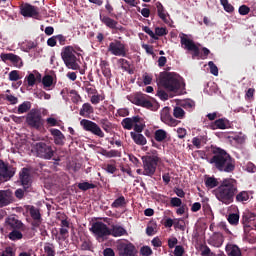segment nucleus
<instances>
[{
	"label": "nucleus",
	"instance_id": "b1692460",
	"mask_svg": "<svg viewBox=\"0 0 256 256\" xmlns=\"http://www.w3.org/2000/svg\"><path fill=\"white\" fill-rule=\"evenodd\" d=\"M13 198L11 193L5 190L0 191V208L7 207V205H11Z\"/></svg>",
	"mask_w": 256,
	"mask_h": 256
},
{
	"label": "nucleus",
	"instance_id": "f257e3e1",
	"mask_svg": "<svg viewBox=\"0 0 256 256\" xmlns=\"http://www.w3.org/2000/svg\"><path fill=\"white\" fill-rule=\"evenodd\" d=\"M208 163L220 173H233L235 171V158H232L230 153L220 147L212 149V157L208 160Z\"/></svg>",
	"mask_w": 256,
	"mask_h": 256
},
{
	"label": "nucleus",
	"instance_id": "bf43d9fd",
	"mask_svg": "<svg viewBox=\"0 0 256 256\" xmlns=\"http://www.w3.org/2000/svg\"><path fill=\"white\" fill-rule=\"evenodd\" d=\"M171 207H181L183 205V201L180 198L173 197L170 200Z\"/></svg>",
	"mask_w": 256,
	"mask_h": 256
},
{
	"label": "nucleus",
	"instance_id": "09e8293b",
	"mask_svg": "<svg viewBox=\"0 0 256 256\" xmlns=\"http://www.w3.org/2000/svg\"><path fill=\"white\" fill-rule=\"evenodd\" d=\"M173 115L176 117V119H183L185 117V110H183L181 107H175Z\"/></svg>",
	"mask_w": 256,
	"mask_h": 256
},
{
	"label": "nucleus",
	"instance_id": "6ab92c4d",
	"mask_svg": "<svg viewBox=\"0 0 256 256\" xmlns=\"http://www.w3.org/2000/svg\"><path fill=\"white\" fill-rule=\"evenodd\" d=\"M5 223H6L7 229H10L11 231L23 230L25 227L23 225V222H21V220L17 219L16 216H9L8 218H6Z\"/></svg>",
	"mask_w": 256,
	"mask_h": 256
},
{
	"label": "nucleus",
	"instance_id": "a211bd4d",
	"mask_svg": "<svg viewBox=\"0 0 256 256\" xmlns=\"http://www.w3.org/2000/svg\"><path fill=\"white\" fill-rule=\"evenodd\" d=\"M19 177L24 191L29 192V189H31V175L29 174V168H22Z\"/></svg>",
	"mask_w": 256,
	"mask_h": 256
},
{
	"label": "nucleus",
	"instance_id": "37998d69",
	"mask_svg": "<svg viewBox=\"0 0 256 256\" xmlns=\"http://www.w3.org/2000/svg\"><path fill=\"white\" fill-rule=\"evenodd\" d=\"M227 221H228V223H230V225H234V226L239 225V214L238 213H230L227 217Z\"/></svg>",
	"mask_w": 256,
	"mask_h": 256
},
{
	"label": "nucleus",
	"instance_id": "864d4df0",
	"mask_svg": "<svg viewBox=\"0 0 256 256\" xmlns=\"http://www.w3.org/2000/svg\"><path fill=\"white\" fill-rule=\"evenodd\" d=\"M208 67L210 69V73L217 77L219 75V68H217V65L213 61L208 62Z\"/></svg>",
	"mask_w": 256,
	"mask_h": 256
},
{
	"label": "nucleus",
	"instance_id": "2eb2a0df",
	"mask_svg": "<svg viewBox=\"0 0 256 256\" xmlns=\"http://www.w3.org/2000/svg\"><path fill=\"white\" fill-rule=\"evenodd\" d=\"M120 256H137V248L133 243H120L118 246Z\"/></svg>",
	"mask_w": 256,
	"mask_h": 256
},
{
	"label": "nucleus",
	"instance_id": "a19ab883",
	"mask_svg": "<svg viewBox=\"0 0 256 256\" xmlns=\"http://www.w3.org/2000/svg\"><path fill=\"white\" fill-rule=\"evenodd\" d=\"M123 205H127V201L125 200V196H120L111 204V207L113 209H119V207H123Z\"/></svg>",
	"mask_w": 256,
	"mask_h": 256
},
{
	"label": "nucleus",
	"instance_id": "6e6d98bb",
	"mask_svg": "<svg viewBox=\"0 0 256 256\" xmlns=\"http://www.w3.org/2000/svg\"><path fill=\"white\" fill-rule=\"evenodd\" d=\"M168 33L169 32L167 31V28L156 27L154 35H156V37H163V36L167 35Z\"/></svg>",
	"mask_w": 256,
	"mask_h": 256
},
{
	"label": "nucleus",
	"instance_id": "c03bdc74",
	"mask_svg": "<svg viewBox=\"0 0 256 256\" xmlns=\"http://www.w3.org/2000/svg\"><path fill=\"white\" fill-rule=\"evenodd\" d=\"M118 63L120 64V67L121 69H123V71L131 73V64L129 63V61H127L125 58H120L118 60Z\"/></svg>",
	"mask_w": 256,
	"mask_h": 256
},
{
	"label": "nucleus",
	"instance_id": "0eeeda50",
	"mask_svg": "<svg viewBox=\"0 0 256 256\" xmlns=\"http://www.w3.org/2000/svg\"><path fill=\"white\" fill-rule=\"evenodd\" d=\"M31 147L32 153H35L36 157H39L40 159H53V156L55 155L53 147L45 142L34 143L31 145Z\"/></svg>",
	"mask_w": 256,
	"mask_h": 256
},
{
	"label": "nucleus",
	"instance_id": "3c124183",
	"mask_svg": "<svg viewBox=\"0 0 256 256\" xmlns=\"http://www.w3.org/2000/svg\"><path fill=\"white\" fill-rule=\"evenodd\" d=\"M30 217H32L33 220L41 219V212H39V209L35 208V206H32L30 208Z\"/></svg>",
	"mask_w": 256,
	"mask_h": 256
},
{
	"label": "nucleus",
	"instance_id": "bb28decb",
	"mask_svg": "<svg viewBox=\"0 0 256 256\" xmlns=\"http://www.w3.org/2000/svg\"><path fill=\"white\" fill-rule=\"evenodd\" d=\"M225 251L228 256H242L241 248L235 244H227Z\"/></svg>",
	"mask_w": 256,
	"mask_h": 256
},
{
	"label": "nucleus",
	"instance_id": "6e6552de",
	"mask_svg": "<svg viewBox=\"0 0 256 256\" xmlns=\"http://www.w3.org/2000/svg\"><path fill=\"white\" fill-rule=\"evenodd\" d=\"M26 123L28 127L39 130L45 125V120H43V116H41L39 110L32 109L26 115Z\"/></svg>",
	"mask_w": 256,
	"mask_h": 256
},
{
	"label": "nucleus",
	"instance_id": "f3484780",
	"mask_svg": "<svg viewBox=\"0 0 256 256\" xmlns=\"http://www.w3.org/2000/svg\"><path fill=\"white\" fill-rule=\"evenodd\" d=\"M0 58L4 63H7V61H11V63L14 65V67H17L18 69H21L23 67V59H21L19 56L13 53H2L0 55Z\"/></svg>",
	"mask_w": 256,
	"mask_h": 256
},
{
	"label": "nucleus",
	"instance_id": "412c9836",
	"mask_svg": "<svg viewBox=\"0 0 256 256\" xmlns=\"http://www.w3.org/2000/svg\"><path fill=\"white\" fill-rule=\"evenodd\" d=\"M209 129L212 131H216V129H229L231 127V123L227 118H219L218 120H215L214 122L209 124Z\"/></svg>",
	"mask_w": 256,
	"mask_h": 256
},
{
	"label": "nucleus",
	"instance_id": "c9c22d12",
	"mask_svg": "<svg viewBox=\"0 0 256 256\" xmlns=\"http://www.w3.org/2000/svg\"><path fill=\"white\" fill-rule=\"evenodd\" d=\"M236 203H247L249 201V192L248 191H241L236 193L235 195Z\"/></svg>",
	"mask_w": 256,
	"mask_h": 256
},
{
	"label": "nucleus",
	"instance_id": "774afa93",
	"mask_svg": "<svg viewBox=\"0 0 256 256\" xmlns=\"http://www.w3.org/2000/svg\"><path fill=\"white\" fill-rule=\"evenodd\" d=\"M249 11H251V8H249L247 5H242L239 7L240 15H249Z\"/></svg>",
	"mask_w": 256,
	"mask_h": 256
},
{
	"label": "nucleus",
	"instance_id": "4468645a",
	"mask_svg": "<svg viewBox=\"0 0 256 256\" xmlns=\"http://www.w3.org/2000/svg\"><path fill=\"white\" fill-rule=\"evenodd\" d=\"M20 15L37 19L39 17V8L29 3L22 4L20 5Z\"/></svg>",
	"mask_w": 256,
	"mask_h": 256
},
{
	"label": "nucleus",
	"instance_id": "e2e57ef3",
	"mask_svg": "<svg viewBox=\"0 0 256 256\" xmlns=\"http://www.w3.org/2000/svg\"><path fill=\"white\" fill-rule=\"evenodd\" d=\"M157 96L159 97V99H161V101H167V99H169V94H167L165 90H158Z\"/></svg>",
	"mask_w": 256,
	"mask_h": 256
},
{
	"label": "nucleus",
	"instance_id": "5fc2aeb1",
	"mask_svg": "<svg viewBox=\"0 0 256 256\" xmlns=\"http://www.w3.org/2000/svg\"><path fill=\"white\" fill-rule=\"evenodd\" d=\"M25 79L28 83V87H34L35 83H37V78H35V74L33 73H30Z\"/></svg>",
	"mask_w": 256,
	"mask_h": 256
},
{
	"label": "nucleus",
	"instance_id": "f8f14e48",
	"mask_svg": "<svg viewBox=\"0 0 256 256\" xmlns=\"http://www.w3.org/2000/svg\"><path fill=\"white\" fill-rule=\"evenodd\" d=\"M90 231L93 232L97 239H103V237L111 235V229H109V227H107L103 222H94Z\"/></svg>",
	"mask_w": 256,
	"mask_h": 256
},
{
	"label": "nucleus",
	"instance_id": "58836bf2",
	"mask_svg": "<svg viewBox=\"0 0 256 256\" xmlns=\"http://www.w3.org/2000/svg\"><path fill=\"white\" fill-rule=\"evenodd\" d=\"M21 231L22 230H12L8 234V238L10 239V241H19L23 239V233H21Z\"/></svg>",
	"mask_w": 256,
	"mask_h": 256
},
{
	"label": "nucleus",
	"instance_id": "20e7f679",
	"mask_svg": "<svg viewBox=\"0 0 256 256\" xmlns=\"http://www.w3.org/2000/svg\"><path fill=\"white\" fill-rule=\"evenodd\" d=\"M183 36L180 37V43L181 45H184V49H187L188 51H192V59H207L209 57V54L211 53V50H209L206 47L199 50V47L195 45V42L189 38H187V35L182 34Z\"/></svg>",
	"mask_w": 256,
	"mask_h": 256
},
{
	"label": "nucleus",
	"instance_id": "ea45409f",
	"mask_svg": "<svg viewBox=\"0 0 256 256\" xmlns=\"http://www.w3.org/2000/svg\"><path fill=\"white\" fill-rule=\"evenodd\" d=\"M42 85L44 89H49L53 87V76L51 75H45L42 78Z\"/></svg>",
	"mask_w": 256,
	"mask_h": 256
},
{
	"label": "nucleus",
	"instance_id": "423d86ee",
	"mask_svg": "<svg viewBox=\"0 0 256 256\" xmlns=\"http://www.w3.org/2000/svg\"><path fill=\"white\" fill-rule=\"evenodd\" d=\"M62 60L68 69L77 71L79 69V58H77V51L72 46H66L61 52Z\"/></svg>",
	"mask_w": 256,
	"mask_h": 256
},
{
	"label": "nucleus",
	"instance_id": "338daca9",
	"mask_svg": "<svg viewBox=\"0 0 256 256\" xmlns=\"http://www.w3.org/2000/svg\"><path fill=\"white\" fill-rule=\"evenodd\" d=\"M177 135H178V139H185V137L187 136V129L178 128L177 129Z\"/></svg>",
	"mask_w": 256,
	"mask_h": 256
},
{
	"label": "nucleus",
	"instance_id": "c756f323",
	"mask_svg": "<svg viewBox=\"0 0 256 256\" xmlns=\"http://www.w3.org/2000/svg\"><path fill=\"white\" fill-rule=\"evenodd\" d=\"M156 8H157V13H158V17H160V19H162V21L164 23H169V21H167V11L165 10V7H163V4H161V2H156Z\"/></svg>",
	"mask_w": 256,
	"mask_h": 256
},
{
	"label": "nucleus",
	"instance_id": "dca6fc26",
	"mask_svg": "<svg viewBox=\"0 0 256 256\" xmlns=\"http://www.w3.org/2000/svg\"><path fill=\"white\" fill-rule=\"evenodd\" d=\"M100 21L103 23V25L107 26L108 29H115L116 31H125V28L121 25H119V22L114 20L113 18L100 14Z\"/></svg>",
	"mask_w": 256,
	"mask_h": 256
},
{
	"label": "nucleus",
	"instance_id": "7c9ffc66",
	"mask_svg": "<svg viewBox=\"0 0 256 256\" xmlns=\"http://www.w3.org/2000/svg\"><path fill=\"white\" fill-rule=\"evenodd\" d=\"M103 169L104 171H106V173H110V175H113L117 172V160L112 159L108 161V163L104 165Z\"/></svg>",
	"mask_w": 256,
	"mask_h": 256
},
{
	"label": "nucleus",
	"instance_id": "4d7b16f0",
	"mask_svg": "<svg viewBox=\"0 0 256 256\" xmlns=\"http://www.w3.org/2000/svg\"><path fill=\"white\" fill-rule=\"evenodd\" d=\"M200 251H201V256H209L213 253L211 252V248H209V246H207L206 244H202L200 246Z\"/></svg>",
	"mask_w": 256,
	"mask_h": 256
},
{
	"label": "nucleus",
	"instance_id": "a18cd8bd",
	"mask_svg": "<svg viewBox=\"0 0 256 256\" xmlns=\"http://www.w3.org/2000/svg\"><path fill=\"white\" fill-rule=\"evenodd\" d=\"M96 187L97 185L89 182H82L78 184V189H80V191H89V189H95Z\"/></svg>",
	"mask_w": 256,
	"mask_h": 256
},
{
	"label": "nucleus",
	"instance_id": "4c0bfd02",
	"mask_svg": "<svg viewBox=\"0 0 256 256\" xmlns=\"http://www.w3.org/2000/svg\"><path fill=\"white\" fill-rule=\"evenodd\" d=\"M28 111H31V102L25 101L18 106V115H23V113H27Z\"/></svg>",
	"mask_w": 256,
	"mask_h": 256
},
{
	"label": "nucleus",
	"instance_id": "393cba45",
	"mask_svg": "<svg viewBox=\"0 0 256 256\" xmlns=\"http://www.w3.org/2000/svg\"><path fill=\"white\" fill-rule=\"evenodd\" d=\"M223 235L219 234V233H215L212 237H210L207 240L208 245H211L212 247H221V245H223Z\"/></svg>",
	"mask_w": 256,
	"mask_h": 256
},
{
	"label": "nucleus",
	"instance_id": "c85d7f7f",
	"mask_svg": "<svg viewBox=\"0 0 256 256\" xmlns=\"http://www.w3.org/2000/svg\"><path fill=\"white\" fill-rule=\"evenodd\" d=\"M100 69L106 79H111V68L109 67V62H107V60H102L100 62Z\"/></svg>",
	"mask_w": 256,
	"mask_h": 256
},
{
	"label": "nucleus",
	"instance_id": "de8ad7c7",
	"mask_svg": "<svg viewBox=\"0 0 256 256\" xmlns=\"http://www.w3.org/2000/svg\"><path fill=\"white\" fill-rule=\"evenodd\" d=\"M220 3L227 13H233L235 11L233 5L229 4V0H220Z\"/></svg>",
	"mask_w": 256,
	"mask_h": 256
},
{
	"label": "nucleus",
	"instance_id": "603ef678",
	"mask_svg": "<svg viewBox=\"0 0 256 256\" xmlns=\"http://www.w3.org/2000/svg\"><path fill=\"white\" fill-rule=\"evenodd\" d=\"M105 9L109 15V17H115L117 18V14H115V9L113 8V5L109 1L106 2Z\"/></svg>",
	"mask_w": 256,
	"mask_h": 256
},
{
	"label": "nucleus",
	"instance_id": "72a5a7b5",
	"mask_svg": "<svg viewBox=\"0 0 256 256\" xmlns=\"http://www.w3.org/2000/svg\"><path fill=\"white\" fill-rule=\"evenodd\" d=\"M154 139L158 143H163L167 139V131L164 129H158L154 132Z\"/></svg>",
	"mask_w": 256,
	"mask_h": 256
},
{
	"label": "nucleus",
	"instance_id": "2f4dec72",
	"mask_svg": "<svg viewBox=\"0 0 256 256\" xmlns=\"http://www.w3.org/2000/svg\"><path fill=\"white\" fill-rule=\"evenodd\" d=\"M130 136L132 137L134 143L136 145H147V138L143 136V134H137L135 132H130Z\"/></svg>",
	"mask_w": 256,
	"mask_h": 256
},
{
	"label": "nucleus",
	"instance_id": "13d9d810",
	"mask_svg": "<svg viewBox=\"0 0 256 256\" xmlns=\"http://www.w3.org/2000/svg\"><path fill=\"white\" fill-rule=\"evenodd\" d=\"M140 254L143 256H151L153 255V250L149 246H143L140 248Z\"/></svg>",
	"mask_w": 256,
	"mask_h": 256
},
{
	"label": "nucleus",
	"instance_id": "680f3d73",
	"mask_svg": "<svg viewBox=\"0 0 256 256\" xmlns=\"http://www.w3.org/2000/svg\"><path fill=\"white\" fill-rule=\"evenodd\" d=\"M152 81H153V76L152 75H150L147 72L143 74V83H144V85H151Z\"/></svg>",
	"mask_w": 256,
	"mask_h": 256
},
{
	"label": "nucleus",
	"instance_id": "7ed1b4c3",
	"mask_svg": "<svg viewBox=\"0 0 256 256\" xmlns=\"http://www.w3.org/2000/svg\"><path fill=\"white\" fill-rule=\"evenodd\" d=\"M160 85L170 93H177L178 95L185 93V82L180 80L179 75L173 72H162L160 74Z\"/></svg>",
	"mask_w": 256,
	"mask_h": 256
},
{
	"label": "nucleus",
	"instance_id": "aec40b11",
	"mask_svg": "<svg viewBox=\"0 0 256 256\" xmlns=\"http://www.w3.org/2000/svg\"><path fill=\"white\" fill-rule=\"evenodd\" d=\"M134 103L138 107H144V109H149L150 111H155V106L151 100L147 99V95H142L134 98Z\"/></svg>",
	"mask_w": 256,
	"mask_h": 256
},
{
	"label": "nucleus",
	"instance_id": "ddd939ff",
	"mask_svg": "<svg viewBox=\"0 0 256 256\" xmlns=\"http://www.w3.org/2000/svg\"><path fill=\"white\" fill-rule=\"evenodd\" d=\"M160 119L162 123H165V125H169V127H177V125H179V120L171 116V108L169 107H164L161 110Z\"/></svg>",
	"mask_w": 256,
	"mask_h": 256
},
{
	"label": "nucleus",
	"instance_id": "a878e982",
	"mask_svg": "<svg viewBox=\"0 0 256 256\" xmlns=\"http://www.w3.org/2000/svg\"><path fill=\"white\" fill-rule=\"evenodd\" d=\"M50 133L54 138L55 145H63V141H65V135L59 129L52 128L50 129Z\"/></svg>",
	"mask_w": 256,
	"mask_h": 256
},
{
	"label": "nucleus",
	"instance_id": "4be33fe9",
	"mask_svg": "<svg viewBox=\"0 0 256 256\" xmlns=\"http://www.w3.org/2000/svg\"><path fill=\"white\" fill-rule=\"evenodd\" d=\"M140 122H141L140 116H133L131 118H124L121 122V125L124 129H127V131H131L135 123H140Z\"/></svg>",
	"mask_w": 256,
	"mask_h": 256
},
{
	"label": "nucleus",
	"instance_id": "39448f33",
	"mask_svg": "<svg viewBox=\"0 0 256 256\" xmlns=\"http://www.w3.org/2000/svg\"><path fill=\"white\" fill-rule=\"evenodd\" d=\"M159 161H161V158L157 155V151H154L153 155L142 156V167L145 177H153L155 175Z\"/></svg>",
	"mask_w": 256,
	"mask_h": 256
},
{
	"label": "nucleus",
	"instance_id": "9b49d317",
	"mask_svg": "<svg viewBox=\"0 0 256 256\" xmlns=\"http://www.w3.org/2000/svg\"><path fill=\"white\" fill-rule=\"evenodd\" d=\"M108 52L115 57H127V47L120 40L110 42Z\"/></svg>",
	"mask_w": 256,
	"mask_h": 256
},
{
	"label": "nucleus",
	"instance_id": "69168bd1",
	"mask_svg": "<svg viewBox=\"0 0 256 256\" xmlns=\"http://www.w3.org/2000/svg\"><path fill=\"white\" fill-rule=\"evenodd\" d=\"M183 253H185V248L183 246L178 245L174 249V255L175 256H183Z\"/></svg>",
	"mask_w": 256,
	"mask_h": 256
},
{
	"label": "nucleus",
	"instance_id": "473e14b6",
	"mask_svg": "<svg viewBox=\"0 0 256 256\" xmlns=\"http://www.w3.org/2000/svg\"><path fill=\"white\" fill-rule=\"evenodd\" d=\"M93 106H91L89 103H84L82 105V108L80 109L79 115L81 117H89L93 113Z\"/></svg>",
	"mask_w": 256,
	"mask_h": 256
},
{
	"label": "nucleus",
	"instance_id": "f03ea898",
	"mask_svg": "<svg viewBox=\"0 0 256 256\" xmlns=\"http://www.w3.org/2000/svg\"><path fill=\"white\" fill-rule=\"evenodd\" d=\"M239 189L235 178H224L220 185L213 191L216 199L223 205H231L235 201Z\"/></svg>",
	"mask_w": 256,
	"mask_h": 256
},
{
	"label": "nucleus",
	"instance_id": "0e129e2a",
	"mask_svg": "<svg viewBox=\"0 0 256 256\" xmlns=\"http://www.w3.org/2000/svg\"><path fill=\"white\" fill-rule=\"evenodd\" d=\"M129 161H131V163H133V165H135V167H141V161H139L135 155L130 154Z\"/></svg>",
	"mask_w": 256,
	"mask_h": 256
},
{
	"label": "nucleus",
	"instance_id": "9d476101",
	"mask_svg": "<svg viewBox=\"0 0 256 256\" xmlns=\"http://www.w3.org/2000/svg\"><path fill=\"white\" fill-rule=\"evenodd\" d=\"M17 173V168L9 162H5L3 159H0V177L3 178V181H11L15 174Z\"/></svg>",
	"mask_w": 256,
	"mask_h": 256
},
{
	"label": "nucleus",
	"instance_id": "49530a36",
	"mask_svg": "<svg viewBox=\"0 0 256 256\" xmlns=\"http://www.w3.org/2000/svg\"><path fill=\"white\" fill-rule=\"evenodd\" d=\"M102 155L104 157H108L109 159H111L112 157H121V152L118 150H110V151L103 150Z\"/></svg>",
	"mask_w": 256,
	"mask_h": 256
},
{
	"label": "nucleus",
	"instance_id": "79ce46f5",
	"mask_svg": "<svg viewBox=\"0 0 256 256\" xmlns=\"http://www.w3.org/2000/svg\"><path fill=\"white\" fill-rule=\"evenodd\" d=\"M100 125L106 133L111 132V127H112L113 124L109 121V119H107V118L101 119L100 120Z\"/></svg>",
	"mask_w": 256,
	"mask_h": 256
},
{
	"label": "nucleus",
	"instance_id": "e433bc0d",
	"mask_svg": "<svg viewBox=\"0 0 256 256\" xmlns=\"http://www.w3.org/2000/svg\"><path fill=\"white\" fill-rule=\"evenodd\" d=\"M82 89H84L88 95H97V88H95V85L91 84L89 81L84 82Z\"/></svg>",
	"mask_w": 256,
	"mask_h": 256
},
{
	"label": "nucleus",
	"instance_id": "5701e85b",
	"mask_svg": "<svg viewBox=\"0 0 256 256\" xmlns=\"http://www.w3.org/2000/svg\"><path fill=\"white\" fill-rule=\"evenodd\" d=\"M204 184L206 189L208 190L215 189V187H219L221 185V183L219 182V179L215 178V176H209V175H205Z\"/></svg>",
	"mask_w": 256,
	"mask_h": 256
},
{
	"label": "nucleus",
	"instance_id": "f704fd0d",
	"mask_svg": "<svg viewBox=\"0 0 256 256\" xmlns=\"http://www.w3.org/2000/svg\"><path fill=\"white\" fill-rule=\"evenodd\" d=\"M55 244L46 242L44 244V254L42 256H55Z\"/></svg>",
	"mask_w": 256,
	"mask_h": 256
},
{
	"label": "nucleus",
	"instance_id": "1a4fd4ad",
	"mask_svg": "<svg viewBox=\"0 0 256 256\" xmlns=\"http://www.w3.org/2000/svg\"><path fill=\"white\" fill-rule=\"evenodd\" d=\"M80 125L82 129H84V131H87L88 133H92V135H96V137H100L101 139L105 137V133L103 132V130H101V127L99 126V124L91 120L82 119L80 121Z\"/></svg>",
	"mask_w": 256,
	"mask_h": 256
},
{
	"label": "nucleus",
	"instance_id": "cd10ccee",
	"mask_svg": "<svg viewBox=\"0 0 256 256\" xmlns=\"http://www.w3.org/2000/svg\"><path fill=\"white\" fill-rule=\"evenodd\" d=\"M110 235L113 237H123V235H127V230L123 226L113 225L110 229Z\"/></svg>",
	"mask_w": 256,
	"mask_h": 256
},
{
	"label": "nucleus",
	"instance_id": "052dcab7",
	"mask_svg": "<svg viewBox=\"0 0 256 256\" xmlns=\"http://www.w3.org/2000/svg\"><path fill=\"white\" fill-rule=\"evenodd\" d=\"M20 77H19V71L17 70H12L9 73V81H19Z\"/></svg>",
	"mask_w": 256,
	"mask_h": 256
},
{
	"label": "nucleus",
	"instance_id": "8fccbe9b",
	"mask_svg": "<svg viewBox=\"0 0 256 256\" xmlns=\"http://www.w3.org/2000/svg\"><path fill=\"white\" fill-rule=\"evenodd\" d=\"M142 30L144 31V33L149 35L151 39H154V41H159V37H157V35H155V32H153V30H151V28H149L148 26H143Z\"/></svg>",
	"mask_w": 256,
	"mask_h": 256
}]
</instances>
